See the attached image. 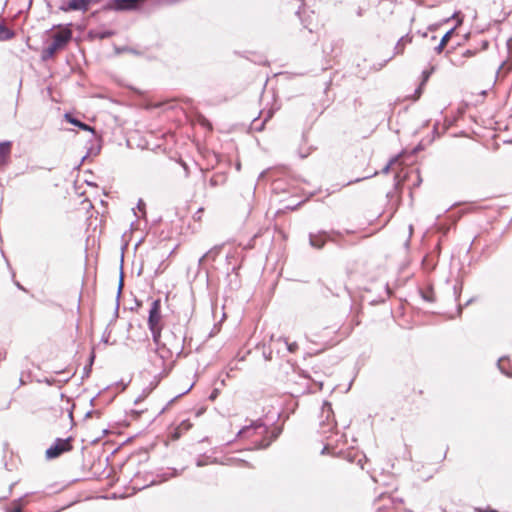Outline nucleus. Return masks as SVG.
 Here are the masks:
<instances>
[{
	"label": "nucleus",
	"instance_id": "nucleus-10",
	"mask_svg": "<svg viewBox=\"0 0 512 512\" xmlns=\"http://www.w3.org/2000/svg\"><path fill=\"white\" fill-rule=\"evenodd\" d=\"M11 142L4 141L0 143V164H4L11 152Z\"/></svg>",
	"mask_w": 512,
	"mask_h": 512
},
{
	"label": "nucleus",
	"instance_id": "nucleus-17",
	"mask_svg": "<svg viewBox=\"0 0 512 512\" xmlns=\"http://www.w3.org/2000/svg\"><path fill=\"white\" fill-rule=\"evenodd\" d=\"M121 51H125L127 53H132L134 55H140L141 53L133 48H130V47H125V48H122ZM118 52H120V50H118Z\"/></svg>",
	"mask_w": 512,
	"mask_h": 512
},
{
	"label": "nucleus",
	"instance_id": "nucleus-27",
	"mask_svg": "<svg viewBox=\"0 0 512 512\" xmlns=\"http://www.w3.org/2000/svg\"><path fill=\"white\" fill-rule=\"evenodd\" d=\"M288 209H291V210H294L295 209V206L293 207H290V206H287Z\"/></svg>",
	"mask_w": 512,
	"mask_h": 512
},
{
	"label": "nucleus",
	"instance_id": "nucleus-11",
	"mask_svg": "<svg viewBox=\"0 0 512 512\" xmlns=\"http://www.w3.org/2000/svg\"><path fill=\"white\" fill-rule=\"evenodd\" d=\"M412 41V37L409 36L408 34L405 35V36H402L398 42L396 43L395 47H394V54H402L404 52V48H405V45L407 43H410Z\"/></svg>",
	"mask_w": 512,
	"mask_h": 512
},
{
	"label": "nucleus",
	"instance_id": "nucleus-20",
	"mask_svg": "<svg viewBox=\"0 0 512 512\" xmlns=\"http://www.w3.org/2000/svg\"><path fill=\"white\" fill-rule=\"evenodd\" d=\"M459 15H460V12H455V13L452 15V18H453V19H457L458 24H461V23H462V19H461V18H459Z\"/></svg>",
	"mask_w": 512,
	"mask_h": 512
},
{
	"label": "nucleus",
	"instance_id": "nucleus-18",
	"mask_svg": "<svg viewBox=\"0 0 512 512\" xmlns=\"http://www.w3.org/2000/svg\"><path fill=\"white\" fill-rule=\"evenodd\" d=\"M476 54L475 50L467 49L463 52V57H472Z\"/></svg>",
	"mask_w": 512,
	"mask_h": 512
},
{
	"label": "nucleus",
	"instance_id": "nucleus-22",
	"mask_svg": "<svg viewBox=\"0 0 512 512\" xmlns=\"http://www.w3.org/2000/svg\"><path fill=\"white\" fill-rule=\"evenodd\" d=\"M357 15L360 17L363 15V9L362 8H358L357 10Z\"/></svg>",
	"mask_w": 512,
	"mask_h": 512
},
{
	"label": "nucleus",
	"instance_id": "nucleus-1",
	"mask_svg": "<svg viewBox=\"0 0 512 512\" xmlns=\"http://www.w3.org/2000/svg\"><path fill=\"white\" fill-rule=\"evenodd\" d=\"M267 432V427L262 422L257 421L241 429L238 436L240 438L254 439L253 443L257 448H265L269 445V441L264 437Z\"/></svg>",
	"mask_w": 512,
	"mask_h": 512
},
{
	"label": "nucleus",
	"instance_id": "nucleus-13",
	"mask_svg": "<svg viewBox=\"0 0 512 512\" xmlns=\"http://www.w3.org/2000/svg\"><path fill=\"white\" fill-rule=\"evenodd\" d=\"M65 118H66V120H67L69 123H71V124H73V125H75V126H78V127H79V128H81L82 130H87V131H91V132H93V128H91V127H90L89 125H87L86 123H83V122H81L80 120H78V119L74 118L72 115H70V114L66 113V114H65Z\"/></svg>",
	"mask_w": 512,
	"mask_h": 512
},
{
	"label": "nucleus",
	"instance_id": "nucleus-16",
	"mask_svg": "<svg viewBox=\"0 0 512 512\" xmlns=\"http://www.w3.org/2000/svg\"><path fill=\"white\" fill-rule=\"evenodd\" d=\"M399 161V157L398 156H395L393 157L392 159H390V161L387 163V165L383 168V172L386 173L388 172V170L390 169V167L392 165H394L395 163H397Z\"/></svg>",
	"mask_w": 512,
	"mask_h": 512
},
{
	"label": "nucleus",
	"instance_id": "nucleus-7",
	"mask_svg": "<svg viewBox=\"0 0 512 512\" xmlns=\"http://www.w3.org/2000/svg\"><path fill=\"white\" fill-rule=\"evenodd\" d=\"M92 0H69L68 9L74 11H87Z\"/></svg>",
	"mask_w": 512,
	"mask_h": 512
},
{
	"label": "nucleus",
	"instance_id": "nucleus-6",
	"mask_svg": "<svg viewBox=\"0 0 512 512\" xmlns=\"http://www.w3.org/2000/svg\"><path fill=\"white\" fill-rule=\"evenodd\" d=\"M191 427L192 423L189 420H183L171 432V439L178 440L183 435V433L187 432Z\"/></svg>",
	"mask_w": 512,
	"mask_h": 512
},
{
	"label": "nucleus",
	"instance_id": "nucleus-8",
	"mask_svg": "<svg viewBox=\"0 0 512 512\" xmlns=\"http://www.w3.org/2000/svg\"><path fill=\"white\" fill-rule=\"evenodd\" d=\"M165 354H170V352L168 350H163V349H160L158 348L157 351H156V356H159L160 358V368H161V372L159 373L160 375L162 376H166L168 374V371H169V367L165 361V358H166V355Z\"/></svg>",
	"mask_w": 512,
	"mask_h": 512
},
{
	"label": "nucleus",
	"instance_id": "nucleus-24",
	"mask_svg": "<svg viewBox=\"0 0 512 512\" xmlns=\"http://www.w3.org/2000/svg\"><path fill=\"white\" fill-rule=\"evenodd\" d=\"M8 512H21V509H20V508H15V509L10 510V511H8Z\"/></svg>",
	"mask_w": 512,
	"mask_h": 512
},
{
	"label": "nucleus",
	"instance_id": "nucleus-29",
	"mask_svg": "<svg viewBox=\"0 0 512 512\" xmlns=\"http://www.w3.org/2000/svg\"><path fill=\"white\" fill-rule=\"evenodd\" d=\"M512 42V39H509L508 40V45L510 46V43Z\"/></svg>",
	"mask_w": 512,
	"mask_h": 512
},
{
	"label": "nucleus",
	"instance_id": "nucleus-19",
	"mask_svg": "<svg viewBox=\"0 0 512 512\" xmlns=\"http://www.w3.org/2000/svg\"><path fill=\"white\" fill-rule=\"evenodd\" d=\"M297 349H298V344L296 342L288 344V350L290 352L293 353V352L297 351Z\"/></svg>",
	"mask_w": 512,
	"mask_h": 512
},
{
	"label": "nucleus",
	"instance_id": "nucleus-2",
	"mask_svg": "<svg viewBox=\"0 0 512 512\" xmlns=\"http://www.w3.org/2000/svg\"><path fill=\"white\" fill-rule=\"evenodd\" d=\"M148 327L152 333L154 343L159 345L163 329L160 299L154 300L151 304L148 317Z\"/></svg>",
	"mask_w": 512,
	"mask_h": 512
},
{
	"label": "nucleus",
	"instance_id": "nucleus-23",
	"mask_svg": "<svg viewBox=\"0 0 512 512\" xmlns=\"http://www.w3.org/2000/svg\"><path fill=\"white\" fill-rule=\"evenodd\" d=\"M311 243L312 245L318 247V248H321L322 247V244H316L313 240H311Z\"/></svg>",
	"mask_w": 512,
	"mask_h": 512
},
{
	"label": "nucleus",
	"instance_id": "nucleus-25",
	"mask_svg": "<svg viewBox=\"0 0 512 512\" xmlns=\"http://www.w3.org/2000/svg\"><path fill=\"white\" fill-rule=\"evenodd\" d=\"M355 324H356V325H359V324H360V320H359V319H356V320H355Z\"/></svg>",
	"mask_w": 512,
	"mask_h": 512
},
{
	"label": "nucleus",
	"instance_id": "nucleus-21",
	"mask_svg": "<svg viewBox=\"0 0 512 512\" xmlns=\"http://www.w3.org/2000/svg\"><path fill=\"white\" fill-rule=\"evenodd\" d=\"M421 87H422V86L420 85V86L418 87V89H416V91H415V93L417 94V97H419V96H420V94H421Z\"/></svg>",
	"mask_w": 512,
	"mask_h": 512
},
{
	"label": "nucleus",
	"instance_id": "nucleus-9",
	"mask_svg": "<svg viewBox=\"0 0 512 512\" xmlns=\"http://www.w3.org/2000/svg\"><path fill=\"white\" fill-rule=\"evenodd\" d=\"M15 37V32L4 22H0V42L9 41Z\"/></svg>",
	"mask_w": 512,
	"mask_h": 512
},
{
	"label": "nucleus",
	"instance_id": "nucleus-28",
	"mask_svg": "<svg viewBox=\"0 0 512 512\" xmlns=\"http://www.w3.org/2000/svg\"><path fill=\"white\" fill-rule=\"evenodd\" d=\"M269 117H271V113H270V112L268 113V116H267V118L265 119V121H266Z\"/></svg>",
	"mask_w": 512,
	"mask_h": 512
},
{
	"label": "nucleus",
	"instance_id": "nucleus-4",
	"mask_svg": "<svg viewBox=\"0 0 512 512\" xmlns=\"http://www.w3.org/2000/svg\"><path fill=\"white\" fill-rule=\"evenodd\" d=\"M73 449V439H57L45 452L48 459H54Z\"/></svg>",
	"mask_w": 512,
	"mask_h": 512
},
{
	"label": "nucleus",
	"instance_id": "nucleus-5",
	"mask_svg": "<svg viewBox=\"0 0 512 512\" xmlns=\"http://www.w3.org/2000/svg\"><path fill=\"white\" fill-rule=\"evenodd\" d=\"M144 0H109L106 9L114 11H136Z\"/></svg>",
	"mask_w": 512,
	"mask_h": 512
},
{
	"label": "nucleus",
	"instance_id": "nucleus-12",
	"mask_svg": "<svg viewBox=\"0 0 512 512\" xmlns=\"http://www.w3.org/2000/svg\"><path fill=\"white\" fill-rule=\"evenodd\" d=\"M454 29L455 28L450 29L443 35V37L440 40V43L435 47L436 53L440 54L443 51L444 47L447 45L452 34L454 33Z\"/></svg>",
	"mask_w": 512,
	"mask_h": 512
},
{
	"label": "nucleus",
	"instance_id": "nucleus-15",
	"mask_svg": "<svg viewBox=\"0 0 512 512\" xmlns=\"http://www.w3.org/2000/svg\"><path fill=\"white\" fill-rule=\"evenodd\" d=\"M433 70H434V68L432 67L430 70H424L422 72V83H421V86L424 85L428 81L429 77L433 73Z\"/></svg>",
	"mask_w": 512,
	"mask_h": 512
},
{
	"label": "nucleus",
	"instance_id": "nucleus-3",
	"mask_svg": "<svg viewBox=\"0 0 512 512\" xmlns=\"http://www.w3.org/2000/svg\"><path fill=\"white\" fill-rule=\"evenodd\" d=\"M52 43L42 51V60L47 61L52 58L58 50L63 49L72 38V32L69 29L57 32L53 35Z\"/></svg>",
	"mask_w": 512,
	"mask_h": 512
},
{
	"label": "nucleus",
	"instance_id": "nucleus-26",
	"mask_svg": "<svg viewBox=\"0 0 512 512\" xmlns=\"http://www.w3.org/2000/svg\"><path fill=\"white\" fill-rule=\"evenodd\" d=\"M327 450H328V447H324V449L322 450V453L324 454Z\"/></svg>",
	"mask_w": 512,
	"mask_h": 512
},
{
	"label": "nucleus",
	"instance_id": "nucleus-14",
	"mask_svg": "<svg viewBox=\"0 0 512 512\" xmlns=\"http://www.w3.org/2000/svg\"><path fill=\"white\" fill-rule=\"evenodd\" d=\"M91 34L97 39L104 40L115 35V32L113 30H101L91 31Z\"/></svg>",
	"mask_w": 512,
	"mask_h": 512
}]
</instances>
